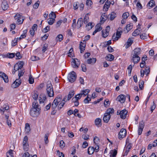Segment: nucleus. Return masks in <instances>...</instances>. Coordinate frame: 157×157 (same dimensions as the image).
Masks as SVG:
<instances>
[{"label": "nucleus", "mask_w": 157, "mask_h": 157, "mask_svg": "<svg viewBox=\"0 0 157 157\" xmlns=\"http://www.w3.org/2000/svg\"><path fill=\"white\" fill-rule=\"evenodd\" d=\"M94 151V148L93 147H90L88 149V153L89 155L93 154Z\"/></svg>", "instance_id": "c85d7f7f"}, {"label": "nucleus", "mask_w": 157, "mask_h": 157, "mask_svg": "<svg viewBox=\"0 0 157 157\" xmlns=\"http://www.w3.org/2000/svg\"><path fill=\"white\" fill-rule=\"evenodd\" d=\"M14 18L16 21V23L18 24H21L23 23L25 19L24 16H23L21 14L17 13L14 17Z\"/></svg>", "instance_id": "20e7f679"}, {"label": "nucleus", "mask_w": 157, "mask_h": 157, "mask_svg": "<svg viewBox=\"0 0 157 157\" xmlns=\"http://www.w3.org/2000/svg\"><path fill=\"white\" fill-rule=\"evenodd\" d=\"M28 81L30 84H33L34 82V78L31 75H30Z\"/></svg>", "instance_id": "a18cd8bd"}, {"label": "nucleus", "mask_w": 157, "mask_h": 157, "mask_svg": "<svg viewBox=\"0 0 157 157\" xmlns=\"http://www.w3.org/2000/svg\"><path fill=\"white\" fill-rule=\"evenodd\" d=\"M46 90L47 94L49 97H51L53 96L54 92L53 87L50 81H48L47 82Z\"/></svg>", "instance_id": "f03ea898"}, {"label": "nucleus", "mask_w": 157, "mask_h": 157, "mask_svg": "<svg viewBox=\"0 0 157 157\" xmlns=\"http://www.w3.org/2000/svg\"><path fill=\"white\" fill-rule=\"evenodd\" d=\"M145 73L147 75L150 72V69L149 67H146L144 70Z\"/></svg>", "instance_id": "09e8293b"}, {"label": "nucleus", "mask_w": 157, "mask_h": 157, "mask_svg": "<svg viewBox=\"0 0 157 157\" xmlns=\"http://www.w3.org/2000/svg\"><path fill=\"white\" fill-rule=\"evenodd\" d=\"M83 19L82 18H80L78 19L77 22V28L79 29L80 28L83 24Z\"/></svg>", "instance_id": "b1692460"}, {"label": "nucleus", "mask_w": 157, "mask_h": 157, "mask_svg": "<svg viewBox=\"0 0 157 157\" xmlns=\"http://www.w3.org/2000/svg\"><path fill=\"white\" fill-rule=\"evenodd\" d=\"M133 52V55L139 56V55L141 53V49L140 48H136L134 50Z\"/></svg>", "instance_id": "412c9836"}, {"label": "nucleus", "mask_w": 157, "mask_h": 157, "mask_svg": "<svg viewBox=\"0 0 157 157\" xmlns=\"http://www.w3.org/2000/svg\"><path fill=\"white\" fill-rule=\"evenodd\" d=\"M16 64H18V66L20 69L23 67L24 65V63L23 61L19 62Z\"/></svg>", "instance_id": "5fc2aeb1"}, {"label": "nucleus", "mask_w": 157, "mask_h": 157, "mask_svg": "<svg viewBox=\"0 0 157 157\" xmlns=\"http://www.w3.org/2000/svg\"><path fill=\"white\" fill-rule=\"evenodd\" d=\"M73 50L72 48H71L69 51V52L68 54V56L70 57H72L73 56V53H72V52H73Z\"/></svg>", "instance_id": "0e129e2a"}, {"label": "nucleus", "mask_w": 157, "mask_h": 157, "mask_svg": "<svg viewBox=\"0 0 157 157\" xmlns=\"http://www.w3.org/2000/svg\"><path fill=\"white\" fill-rule=\"evenodd\" d=\"M140 59L139 56H136L133 55L131 60L134 63H136L139 62L140 60Z\"/></svg>", "instance_id": "a211bd4d"}, {"label": "nucleus", "mask_w": 157, "mask_h": 157, "mask_svg": "<svg viewBox=\"0 0 157 157\" xmlns=\"http://www.w3.org/2000/svg\"><path fill=\"white\" fill-rule=\"evenodd\" d=\"M110 115H109L107 113H105L103 118V121L106 123H107L109 121L110 118Z\"/></svg>", "instance_id": "4be33fe9"}, {"label": "nucleus", "mask_w": 157, "mask_h": 157, "mask_svg": "<svg viewBox=\"0 0 157 157\" xmlns=\"http://www.w3.org/2000/svg\"><path fill=\"white\" fill-rule=\"evenodd\" d=\"M61 98L59 96L57 97L54 100L52 105V108L53 110L52 112V114L55 115L56 112V110H55L57 107L58 103L61 101Z\"/></svg>", "instance_id": "f257e3e1"}, {"label": "nucleus", "mask_w": 157, "mask_h": 157, "mask_svg": "<svg viewBox=\"0 0 157 157\" xmlns=\"http://www.w3.org/2000/svg\"><path fill=\"white\" fill-rule=\"evenodd\" d=\"M133 27V25L132 23H130L127 25L126 26V29L128 32L129 31L132 29Z\"/></svg>", "instance_id": "a19ab883"}, {"label": "nucleus", "mask_w": 157, "mask_h": 157, "mask_svg": "<svg viewBox=\"0 0 157 157\" xmlns=\"http://www.w3.org/2000/svg\"><path fill=\"white\" fill-rule=\"evenodd\" d=\"M38 94L37 91H34L33 93L32 97L34 100H36L38 97Z\"/></svg>", "instance_id": "58836bf2"}, {"label": "nucleus", "mask_w": 157, "mask_h": 157, "mask_svg": "<svg viewBox=\"0 0 157 157\" xmlns=\"http://www.w3.org/2000/svg\"><path fill=\"white\" fill-rule=\"evenodd\" d=\"M140 33V28L139 29L138 28L132 33V35L134 36H136L139 35Z\"/></svg>", "instance_id": "bb28decb"}, {"label": "nucleus", "mask_w": 157, "mask_h": 157, "mask_svg": "<svg viewBox=\"0 0 157 157\" xmlns=\"http://www.w3.org/2000/svg\"><path fill=\"white\" fill-rule=\"evenodd\" d=\"M27 32V30H24L23 34L21 35L20 37L18 39V40H21L22 39L25 38L26 36V34Z\"/></svg>", "instance_id": "f704fd0d"}, {"label": "nucleus", "mask_w": 157, "mask_h": 157, "mask_svg": "<svg viewBox=\"0 0 157 157\" xmlns=\"http://www.w3.org/2000/svg\"><path fill=\"white\" fill-rule=\"evenodd\" d=\"M6 155L7 157H13V150H10L6 153Z\"/></svg>", "instance_id": "c03bdc74"}, {"label": "nucleus", "mask_w": 157, "mask_h": 157, "mask_svg": "<svg viewBox=\"0 0 157 157\" xmlns=\"http://www.w3.org/2000/svg\"><path fill=\"white\" fill-rule=\"evenodd\" d=\"M91 98L87 96L84 100V102L86 104L88 103L90 101H91Z\"/></svg>", "instance_id": "69168bd1"}, {"label": "nucleus", "mask_w": 157, "mask_h": 157, "mask_svg": "<svg viewBox=\"0 0 157 157\" xmlns=\"http://www.w3.org/2000/svg\"><path fill=\"white\" fill-rule=\"evenodd\" d=\"M128 74L129 75H131L132 71V66L131 65H130L128 67Z\"/></svg>", "instance_id": "e2e57ef3"}, {"label": "nucleus", "mask_w": 157, "mask_h": 157, "mask_svg": "<svg viewBox=\"0 0 157 157\" xmlns=\"http://www.w3.org/2000/svg\"><path fill=\"white\" fill-rule=\"evenodd\" d=\"M90 90L88 89L83 90L81 91L80 93L82 94V95L83 97H85L90 92Z\"/></svg>", "instance_id": "393cba45"}, {"label": "nucleus", "mask_w": 157, "mask_h": 157, "mask_svg": "<svg viewBox=\"0 0 157 157\" xmlns=\"http://www.w3.org/2000/svg\"><path fill=\"white\" fill-rule=\"evenodd\" d=\"M40 109H36L34 108H31L30 112V115L33 117H37L40 114Z\"/></svg>", "instance_id": "0eeeda50"}, {"label": "nucleus", "mask_w": 157, "mask_h": 157, "mask_svg": "<svg viewBox=\"0 0 157 157\" xmlns=\"http://www.w3.org/2000/svg\"><path fill=\"white\" fill-rule=\"evenodd\" d=\"M89 13L85 15L84 18V22L85 24L87 23L89 21V17L88 16Z\"/></svg>", "instance_id": "de8ad7c7"}, {"label": "nucleus", "mask_w": 157, "mask_h": 157, "mask_svg": "<svg viewBox=\"0 0 157 157\" xmlns=\"http://www.w3.org/2000/svg\"><path fill=\"white\" fill-rule=\"evenodd\" d=\"M48 22L50 25H52L55 21V19L49 18L48 19Z\"/></svg>", "instance_id": "3c124183"}, {"label": "nucleus", "mask_w": 157, "mask_h": 157, "mask_svg": "<svg viewBox=\"0 0 157 157\" xmlns=\"http://www.w3.org/2000/svg\"><path fill=\"white\" fill-rule=\"evenodd\" d=\"M83 96L82 95V94L80 93L76 95L75 96V97L73 98H72L74 100H76L77 101H78L79 99H80L81 97Z\"/></svg>", "instance_id": "e433bc0d"}, {"label": "nucleus", "mask_w": 157, "mask_h": 157, "mask_svg": "<svg viewBox=\"0 0 157 157\" xmlns=\"http://www.w3.org/2000/svg\"><path fill=\"white\" fill-rule=\"evenodd\" d=\"M133 43V41L130 38H129L128 40L126 43L124 44V46L126 48H129Z\"/></svg>", "instance_id": "aec40b11"}, {"label": "nucleus", "mask_w": 157, "mask_h": 157, "mask_svg": "<svg viewBox=\"0 0 157 157\" xmlns=\"http://www.w3.org/2000/svg\"><path fill=\"white\" fill-rule=\"evenodd\" d=\"M110 104L109 101L108 99H106L104 102V105L105 107H107Z\"/></svg>", "instance_id": "052dcab7"}, {"label": "nucleus", "mask_w": 157, "mask_h": 157, "mask_svg": "<svg viewBox=\"0 0 157 157\" xmlns=\"http://www.w3.org/2000/svg\"><path fill=\"white\" fill-rule=\"evenodd\" d=\"M1 6L3 10H7L9 7L7 2L5 0H3L2 2Z\"/></svg>", "instance_id": "4468645a"}, {"label": "nucleus", "mask_w": 157, "mask_h": 157, "mask_svg": "<svg viewBox=\"0 0 157 157\" xmlns=\"http://www.w3.org/2000/svg\"><path fill=\"white\" fill-rule=\"evenodd\" d=\"M40 104L44 103L47 101V98L44 95H41L39 98Z\"/></svg>", "instance_id": "2eb2a0df"}, {"label": "nucleus", "mask_w": 157, "mask_h": 157, "mask_svg": "<svg viewBox=\"0 0 157 157\" xmlns=\"http://www.w3.org/2000/svg\"><path fill=\"white\" fill-rule=\"evenodd\" d=\"M20 69L18 67L17 64H15L14 66V69L12 72V73L14 74L16 71L19 70Z\"/></svg>", "instance_id": "49530a36"}, {"label": "nucleus", "mask_w": 157, "mask_h": 157, "mask_svg": "<svg viewBox=\"0 0 157 157\" xmlns=\"http://www.w3.org/2000/svg\"><path fill=\"white\" fill-rule=\"evenodd\" d=\"M114 58V57L113 56L110 54H109L107 56L106 59L107 60L111 61L113 60Z\"/></svg>", "instance_id": "473e14b6"}, {"label": "nucleus", "mask_w": 157, "mask_h": 157, "mask_svg": "<svg viewBox=\"0 0 157 157\" xmlns=\"http://www.w3.org/2000/svg\"><path fill=\"white\" fill-rule=\"evenodd\" d=\"M154 3L155 2L154 0H151L148 3V5L151 7H152L154 6V4H155Z\"/></svg>", "instance_id": "bf43d9fd"}, {"label": "nucleus", "mask_w": 157, "mask_h": 157, "mask_svg": "<svg viewBox=\"0 0 157 157\" xmlns=\"http://www.w3.org/2000/svg\"><path fill=\"white\" fill-rule=\"evenodd\" d=\"M75 94L74 91L73 90H71L69 93L67 97V100H69Z\"/></svg>", "instance_id": "2f4dec72"}, {"label": "nucleus", "mask_w": 157, "mask_h": 157, "mask_svg": "<svg viewBox=\"0 0 157 157\" xmlns=\"http://www.w3.org/2000/svg\"><path fill=\"white\" fill-rule=\"evenodd\" d=\"M31 59L32 61H35L39 60L40 58L38 57L33 56L31 57Z\"/></svg>", "instance_id": "680f3d73"}, {"label": "nucleus", "mask_w": 157, "mask_h": 157, "mask_svg": "<svg viewBox=\"0 0 157 157\" xmlns=\"http://www.w3.org/2000/svg\"><path fill=\"white\" fill-rule=\"evenodd\" d=\"M56 40L57 41L60 42L63 39V36L62 34H59L56 37Z\"/></svg>", "instance_id": "79ce46f5"}, {"label": "nucleus", "mask_w": 157, "mask_h": 157, "mask_svg": "<svg viewBox=\"0 0 157 157\" xmlns=\"http://www.w3.org/2000/svg\"><path fill=\"white\" fill-rule=\"evenodd\" d=\"M144 82L143 80H140L139 82V87L141 90H142L144 88Z\"/></svg>", "instance_id": "603ef678"}, {"label": "nucleus", "mask_w": 157, "mask_h": 157, "mask_svg": "<svg viewBox=\"0 0 157 157\" xmlns=\"http://www.w3.org/2000/svg\"><path fill=\"white\" fill-rule=\"evenodd\" d=\"M94 141L95 144H98L99 141V138L97 136H95L94 138Z\"/></svg>", "instance_id": "864d4df0"}, {"label": "nucleus", "mask_w": 157, "mask_h": 157, "mask_svg": "<svg viewBox=\"0 0 157 157\" xmlns=\"http://www.w3.org/2000/svg\"><path fill=\"white\" fill-rule=\"evenodd\" d=\"M126 149L128 151H129L130 149L132 147V144L129 141V139L127 138L126 140Z\"/></svg>", "instance_id": "ddd939ff"}, {"label": "nucleus", "mask_w": 157, "mask_h": 157, "mask_svg": "<svg viewBox=\"0 0 157 157\" xmlns=\"http://www.w3.org/2000/svg\"><path fill=\"white\" fill-rule=\"evenodd\" d=\"M21 83V81L20 79H17L12 84V86L13 88H16L19 86Z\"/></svg>", "instance_id": "9b49d317"}, {"label": "nucleus", "mask_w": 157, "mask_h": 157, "mask_svg": "<svg viewBox=\"0 0 157 157\" xmlns=\"http://www.w3.org/2000/svg\"><path fill=\"white\" fill-rule=\"evenodd\" d=\"M64 104V100L63 99L62 100H61V101L58 103L57 106L58 109H60L63 107Z\"/></svg>", "instance_id": "a878e982"}, {"label": "nucleus", "mask_w": 157, "mask_h": 157, "mask_svg": "<svg viewBox=\"0 0 157 157\" xmlns=\"http://www.w3.org/2000/svg\"><path fill=\"white\" fill-rule=\"evenodd\" d=\"M144 126V123L143 122L139 123L138 130V134L139 135L141 134Z\"/></svg>", "instance_id": "9d476101"}, {"label": "nucleus", "mask_w": 157, "mask_h": 157, "mask_svg": "<svg viewBox=\"0 0 157 157\" xmlns=\"http://www.w3.org/2000/svg\"><path fill=\"white\" fill-rule=\"evenodd\" d=\"M30 126L29 124L26 123L25 127V132L26 134L28 135L30 131Z\"/></svg>", "instance_id": "5701e85b"}, {"label": "nucleus", "mask_w": 157, "mask_h": 157, "mask_svg": "<svg viewBox=\"0 0 157 157\" xmlns=\"http://www.w3.org/2000/svg\"><path fill=\"white\" fill-rule=\"evenodd\" d=\"M0 76L3 79L4 81L6 83H7L8 82L9 79L8 77L6 74L1 72H0Z\"/></svg>", "instance_id": "dca6fc26"}, {"label": "nucleus", "mask_w": 157, "mask_h": 157, "mask_svg": "<svg viewBox=\"0 0 157 157\" xmlns=\"http://www.w3.org/2000/svg\"><path fill=\"white\" fill-rule=\"evenodd\" d=\"M59 146L60 147L63 148L65 147V144L64 141L63 140H61L59 142Z\"/></svg>", "instance_id": "338daca9"}, {"label": "nucleus", "mask_w": 157, "mask_h": 157, "mask_svg": "<svg viewBox=\"0 0 157 157\" xmlns=\"http://www.w3.org/2000/svg\"><path fill=\"white\" fill-rule=\"evenodd\" d=\"M86 46V43H83L81 41L80 42L79 45V48L80 49V52L81 53H82L85 50Z\"/></svg>", "instance_id": "6ab92c4d"}, {"label": "nucleus", "mask_w": 157, "mask_h": 157, "mask_svg": "<svg viewBox=\"0 0 157 157\" xmlns=\"http://www.w3.org/2000/svg\"><path fill=\"white\" fill-rule=\"evenodd\" d=\"M72 65L74 68H78L80 65V62L77 59H73L72 61Z\"/></svg>", "instance_id": "f8f14e48"}, {"label": "nucleus", "mask_w": 157, "mask_h": 157, "mask_svg": "<svg viewBox=\"0 0 157 157\" xmlns=\"http://www.w3.org/2000/svg\"><path fill=\"white\" fill-rule=\"evenodd\" d=\"M107 15L105 13L103 14L101 16L100 18L101 22H102V21H103V22L105 21L107 19Z\"/></svg>", "instance_id": "c756f323"}, {"label": "nucleus", "mask_w": 157, "mask_h": 157, "mask_svg": "<svg viewBox=\"0 0 157 157\" xmlns=\"http://www.w3.org/2000/svg\"><path fill=\"white\" fill-rule=\"evenodd\" d=\"M32 108H34L36 109H40L39 107L38 103L36 101H34V102H33V107Z\"/></svg>", "instance_id": "37998d69"}, {"label": "nucleus", "mask_w": 157, "mask_h": 157, "mask_svg": "<svg viewBox=\"0 0 157 157\" xmlns=\"http://www.w3.org/2000/svg\"><path fill=\"white\" fill-rule=\"evenodd\" d=\"M110 16V20L111 21L113 20L116 17V13L114 12H111V13L109 15Z\"/></svg>", "instance_id": "ea45409f"}, {"label": "nucleus", "mask_w": 157, "mask_h": 157, "mask_svg": "<svg viewBox=\"0 0 157 157\" xmlns=\"http://www.w3.org/2000/svg\"><path fill=\"white\" fill-rule=\"evenodd\" d=\"M96 29H95L97 30V31L98 32H99L101 31L102 28L101 27L100 24H97L95 26Z\"/></svg>", "instance_id": "6e6d98bb"}, {"label": "nucleus", "mask_w": 157, "mask_h": 157, "mask_svg": "<svg viewBox=\"0 0 157 157\" xmlns=\"http://www.w3.org/2000/svg\"><path fill=\"white\" fill-rule=\"evenodd\" d=\"M96 59L95 58H90L87 60V62L88 64H94L96 63Z\"/></svg>", "instance_id": "cd10ccee"}, {"label": "nucleus", "mask_w": 157, "mask_h": 157, "mask_svg": "<svg viewBox=\"0 0 157 157\" xmlns=\"http://www.w3.org/2000/svg\"><path fill=\"white\" fill-rule=\"evenodd\" d=\"M82 71L85 72L86 71V65L84 64H82L81 65Z\"/></svg>", "instance_id": "774afa93"}, {"label": "nucleus", "mask_w": 157, "mask_h": 157, "mask_svg": "<svg viewBox=\"0 0 157 157\" xmlns=\"http://www.w3.org/2000/svg\"><path fill=\"white\" fill-rule=\"evenodd\" d=\"M5 57L9 58H12L15 56V53H8L5 55Z\"/></svg>", "instance_id": "7c9ffc66"}, {"label": "nucleus", "mask_w": 157, "mask_h": 157, "mask_svg": "<svg viewBox=\"0 0 157 157\" xmlns=\"http://www.w3.org/2000/svg\"><path fill=\"white\" fill-rule=\"evenodd\" d=\"M117 100L121 103H124L125 100V96L123 94H120L118 96Z\"/></svg>", "instance_id": "f3484780"}, {"label": "nucleus", "mask_w": 157, "mask_h": 157, "mask_svg": "<svg viewBox=\"0 0 157 157\" xmlns=\"http://www.w3.org/2000/svg\"><path fill=\"white\" fill-rule=\"evenodd\" d=\"M126 131L124 129H121L119 133V138L121 139L126 136Z\"/></svg>", "instance_id": "1a4fd4ad"}, {"label": "nucleus", "mask_w": 157, "mask_h": 157, "mask_svg": "<svg viewBox=\"0 0 157 157\" xmlns=\"http://www.w3.org/2000/svg\"><path fill=\"white\" fill-rule=\"evenodd\" d=\"M49 17L50 18H52L55 19L56 15L55 13L53 12H52L49 15Z\"/></svg>", "instance_id": "4c0bfd02"}, {"label": "nucleus", "mask_w": 157, "mask_h": 157, "mask_svg": "<svg viewBox=\"0 0 157 157\" xmlns=\"http://www.w3.org/2000/svg\"><path fill=\"white\" fill-rule=\"evenodd\" d=\"M114 110L113 108H109L107 110V112L106 113H107L109 115L112 114L114 113Z\"/></svg>", "instance_id": "c9c22d12"}, {"label": "nucleus", "mask_w": 157, "mask_h": 157, "mask_svg": "<svg viewBox=\"0 0 157 157\" xmlns=\"http://www.w3.org/2000/svg\"><path fill=\"white\" fill-rule=\"evenodd\" d=\"M86 5L89 6L90 8L92 4V2L90 0H86Z\"/></svg>", "instance_id": "13d9d810"}, {"label": "nucleus", "mask_w": 157, "mask_h": 157, "mask_svg": "<svg viewBox=\"0 0 157 157\" xmlns=\"http://www.w3.org/2000/svg\"><path fill=\"white\" fill-rule=\"evenodd\" d=\"M140 36L141 39L144 40L147 38V35L145 33H142L140 34Z\"/></svg>", "instance_id": "8fccbe9b"}, {"label": "nucleus", "mask_w": 157, "mask_h": 157, "mask_svg": "<svg viewBox=\"0 0 157 157\" xmlns=\"http://www.w3.org/2000/svg\"><path fill=\"white\" fill-rule=\"evenodd\" d=\"M76 73L74 71L69 73L67 76V79L69 82L73 83L76 79Z\"/></svg>", "instance_id": "423d86ee"}, {"label": "nucleus", "mask_w": 157, "mask_h": 157, "mask_svg": "<svg viewBox=\"0 0 157 157\" xmlns=\"http://www.w3.org/2000/svg\"><path fill=\"white\" fill-rule=\"evenodd\" d=\"M129 16V13L128 12H125L124 13L122 16V17L124 19H127V18L128 17V16Z\"/></svg>", "instance_id": "4d7b16f0"}, {"label": "nucleus", "mask_w": 157, "mask_h": 157, "mask_svg": "<svg viewBox=\"0 0 157 157\" xmlns=\"http://www.w3.org/2000/svg\"><path fill=\"white\" fill-rule=\"evenodd\" d=\"M122 33V28L121 27L119 28L115 33H114L112 39L113 41H117L121 37Z\"/></svg>", "instance_id": "7ed1b4c3"}, {"label": "nucleus", "mask_w": 157, "mask_h": 157, "mask_svg": "<svg viewBox=\"0 0 157 157\" xmlns=\"http://www.w3.org/2000/svg\"><path fill=\"white\" fill-rule=\"evenodd\" d=\"M110 30V27L109 26H108L105 30H102V35L103 37L105 38L108 36Z\"/></svg>", "instance_id": "6e6552de"}, {"label": "nucleus", "mask_w": 157, "mask_h": 157, "mask_svg": "<svg viewBox=\"0 0 157 157\" xmlns=\"http://www.w3.org/2000/svg\"><path fill=\"white\" fill-rule=\"evenodd\" d=\"M101 119L99 118L96 119L95 121V124L98 126H100L101 125Z\"/></svg>", "instance_id": "72a5a7b5"}, {"label": "nucleus", "mask_w": 157, "mask_h": 157, "mask_svg": "<svg viewBox=\"0 0 157 157\" xmlns=\"http://www.w3.org/2000/svg\"><path fill=\"white\" fill-rule=\"evenodd\" d=\"M128 111L124 109L122 110H118L117 112V115H120L121 118L123 119H125L127 115Z\"/></svg>", "instance_id": "39448f33"}]
</instances>
